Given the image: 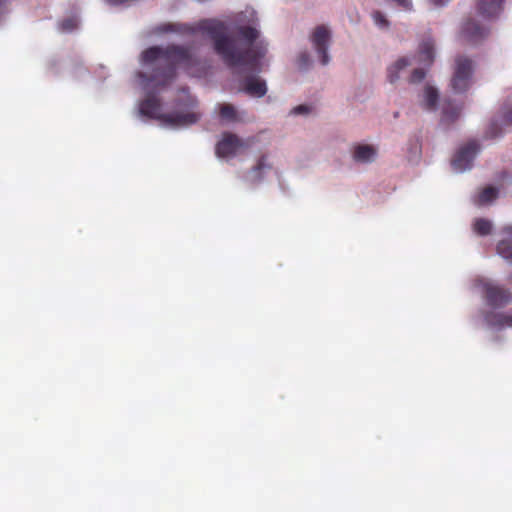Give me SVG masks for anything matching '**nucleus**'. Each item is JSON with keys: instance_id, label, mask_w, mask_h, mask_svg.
<instances>
[{"instance_id": "obj_1", "label": "nucleus", "mask_w": 512, "mask_h": 512, "mask_svg": "<svg viewBox=\"0 0 512 512\" xmlns=\"http://www.w3.org/2000/svg\"><path fill=\"white\" fill-rule=\"evenodd\" d=\"M193 33L213 40L217 54L238 72L259 71L264 65L267 45L260 42L244 50L240 44L228 37V27L218 20L201 21L193 29Z\"/></svg>"}, {"instance_id": "obj_2", "label": "nucleus", "mask_w": 512, "mask_h": 512, "mask_svg": "<svg viewBox=\"0 0 512 512\" xmlns=\"http://www.w3.org/2000/svg\"><path fill=\"white\" fill-rule=\"evenodd\" d=\"M192 55L184 49L172 48L163 50L159 47H151L143 52L142 63L144 66L157 65L166 68L168 73L165 75L155 74L151 79L140 74V85L148 93L152 92L157 86L164 83L162 78H172V68L178 66L183 67L192 74L191 65L193 63Z\"/></svg>"}, {"instance_id": "obj_3", "label": "nucleus", "mask_w": 512, "mask_h": 512, "mask_svg": "<svg viewBox=\"0 0 512 512\" xmlns=\"http://www.w3.org/2000/svg\"><path fill=\"white\" fill-rule=\"evenodd\" d=\"M504 0H478L476 5V18H469L463 23L460 31L461 38L471 44L484 39L489 32L485 23L499 16Z\"/></svg>"}, {"instance_id": "obj_4", "label": "nucleus", "mask_w": 512, "mask_h": 512, "mask_svg": "<svg viewBox=\"0 0 512 512\" xmlns=\"http://www.w3.org/2000/svg\"><path fill=\"white\" fill-rule=\"evenodd\" d=\"M139 112L143 116L157 119L165 127L181 128L194 124L200 118L197 112H187L181 114H162L158 100L154 96H148L146 100L141 102Z\"/></svg>"}, {"instance_id": "obj_5", "label": "nucleus", "mask_w": 512, "mask_h": 512, "mask_svg": "<svg viewBox=\"0 0 512 512\" xmlns=\"http://www.w3.org/2000/svg\"><path fill=\"white\" fill-rule=\"evenodd\" d=\"M435 45L432 40H426L420 45L418 56H402L391 63L387 68L386 78L390 84L397 83L402 74L415 64L430 65L434 59Z\"/></svg>"}, {"instance_id": "obj_6", "label": "nucleus", "mask_w": 512, "mask_h": 512, "mask_svg": "<svg viewBox=\"0 0 512 512\" xmlns=\"http://www.w3.org/2000/svg\"><path fill=\"white\" fill-rule=\"evenodd\" d=\"M474 62L465 57L457 56L454 60L450 88L456 94L466 92L472 85Z\"/></svg>"}, {"instance_id": "obj_7", "label": "nucleus", "mask_w": 512, "mask_h": 512, "mask_svg": "<svg viewBox=\"0 0 512 512\" xmlns=\"http://www.w3.org/2000/svg\"><path fill=\"white\" fill-rule=\"evenodd\" d=\"M349 156L355 165L368 166L376 162L379 156V147L369 142H354L349 148Z\"/></svg>"}, {"instance_id": "obj_8", "label": "nucleus", "mask_w": 512, "mask_h": 512, "mask_svg": "<svg viewBox=\"0 0 512 512\" xmlns=\"http://www.w3.org/2000/svg\"><path fill=\"white\" fill-rule=\"evenodd\" d=\"M248 147V143L234 134L227 133L216 145V155L219 158L229 159Z\"/></svg>"}, {"instance_id": "obj_9", "label": "nucleus", "mask_w": 512, "mask_h": 512, "mask_svg": "<svg viewBox=\"0 0 512 512\" xmlns=\"http://www.w3.org/2000/svg\"><path fill=\"white\" fill-rule=\"evenodd\" d=\"M478 151L479 146L474 141L460 147L451 163L453 170L464 172L470 169Z\"/></svg>"}, {"instance_id": "obj_10", "label": "nucleus", "mask_w": 512, "mask_h": 512, "mask_svg": "<svg viewBox=\"0 0 512 512\" xmlns=\"http://www.w3.org/2000/svg\"><path fill=\"white\" fill-rule=\"evenodd\" d=\"M331 39V32L328 28L324 26L317 27L312 36H311V42L313 47L315 48L320 62L323 65H326L330 61V57L327 53L329 44Z\"/></svg>"}, {"instance_id": "obj_11", "label": "nucleus", "mask_w": 512, "mask_h": 512, "mask_svg": "<svg viewBox=\"0 0 512 512\" xmlns=\"http://www.w3.org/2000/svg\"><path fill=\"white\" fill-rule=\"evenodd\" d=\"M477 286L491 305H502L511 298L509 292L488 280H479Z\"/></svg>"}, {"instance_id": "obj_12", "label": "nucleus", "mask_w": 512, "mask_h": 512, "mask_svg": "<svg viewBox=\"0 0 512 512\" xmlns=\"http://www.w3.org/2000/svg\"><path fill=\"white\" fill-rule=\"evenodd\" d=\"M439 101V92L431 84H426L421 94L420 105L429 111H434L437 108Z\"/></svg>"}, {"instance_id": "obj_13", "label": "nucleus", "mask_w": 512, "mask_h": 512, "mask_svg": "<svg viewBox=\"0 0 512 512\" xmlns=\"http://www.w3.org/2000/svg\"><path fill=\"white\" fill-rule=\"evenodd\" d=\"M243 91L252 97H263L267 92V86L264 80L258 77L247 78L242 86Z\"/></svg>"}, {"instance_id": "obj_14", "label": "nucleus", "mask_w": 512, "mask_h": 512, "mask_svg": "<svg viewBox=\"0 0 512 512\" xmlns=\"http://www.w3.org/2000/svg\"><path fill=\"white\" fill-rule=\"evenodd\" d=\"M270 168L271 166L267 162L266 157H261L258 160L256 166L253 167V169L247 173V175L245 176V181L251 185L260 182L263 179L265 173L268 170H270Z\"/></svg>"}, {"instance_id": "obj_15", "label": "nucleus", "mask_w": 512, "mask_h": 512, "mask_svg": "<svg viewBox=\"0 0 512 512\" xmlns=\"http://www.w3.org/2000/svg\"><path fill=\"white\" fill-rule=\"evenodd\" d=\"M503 238L497 245L498 254L505 260L512 262V226L503 230Z\"/></svg>"}, {"instance_id": "obj_16", "label": "nucleus", "mask_w": 512, "mask_h": 512, "mask_svg": "<svg viewBox=\"0 0 512 512\" xmlns=\"http://www.w3.org/2000/svg\"><path fill=\"white\" fill-rule=\"evenodd\" d=\"M488 325L494 329L512 327V312L509 314L495 313L487 316Z\"/></svg>"}, {"instance_id": "obj_17", "label": "nucleus", "mask_w": 512, "mask_h": 512, "mask_svg": "<svg viewBox=\"0 0 512 512\" xmlns=\"http://www.w3.org/2000/svg\"><path fill=\"white\" fill-rule=\"evenodd\" d=\"M219 113L221 119L227 123L239 122L243 119V113L230 104H220Z\"/></svg>"}, {"instance_id": "obj_18", "label": "nucleus", "mask_w": 512, "mask_h": 512, "mask_svg": "<svg viewBox=\"0 0 512 512\" xmlns=\"http://www.w3.org/2000/svg\"><path fill=\"white\" fill-rule=\"evenodd\" d=\"M497 196L498 191L495 188L486 187L473 198V201L478 206H484L490 204Z\"/></svg>"}, {"instance_id": "obj_19", "label": "nucleus", "mask_w": 512, "mask_h": 512, "mask_svg": "<svg viewBox=\"0 0 512 512\" xmlns=\"http://www.w3.org/2000/svg\"><path fill=\"white\" fill-rule=\"evenodd\" d=\"M370 17L374 26L380 31L387 32L390 30L391 22L385 13L379 10H373L370 13Z\"/></svg>"}, {"instance_id": "obj_20", "label": "nucleus", "mask_w": 512, "mask_h": 512, "mask_svg": "<svg viewBox=\"0 0 512 512\" xmlns=\"http://www.w3.org/2000/svg\"><path fill=\"white\" fill-rule=\"evenodd\" d=\"M473 229L479 235H487L492 229V223L486 219H477L473 224Z\"/></svg>"}, {"instance_id": "obj_21", "label": "nucleus", "mask_w": 512, "mask_h": 512, "mask_svg": "<svg viewBox=\"0 0 512 512\" xmlns=\"http://www.w3.org/2000/svg\"><path fill=\"white\" fill-rule=\"evenodd\" d=\"M79 25V20L77 17L73 16V17H70V18H67L65 20H63L60 24H59V29L62 31V32H71L73 31L74 29H76Z\"/></svg>"}, {"instance_id": "obj_22", "label": "nucleus", "mask_w": 512, "mask_h": 512, "mask_svg": "<svg viewBox=\"0 0 512 512\" xmlns=\"http://www.w3.org/2000/svg\"><path fill=\"white\" fill-rule=\"evenodd\" d=\"M240 34L248 41H252L258 37L259 31L256 27H242L240 28Z\"/></svg>"}, {"instance_id": "obj_23", "label": "nucleus", "mask_w": 512, "mask_h": 512, "mask_svg": "<svg viewBox=\"0 0 512 512\" xmlns=\"http://www.w3.org/2000/svg\"><path fill=\"white\" fill-rule=\"evenodd\" d=\"M426 72L422 67H415L409 76L410 83H419L425 78Z\"/></svg>"}, {"instance_id": "obj_24", "label": "nucleus", "mask_w": 512, "mask_h": 512, "mask_svg": "<svg viewBox=\"0 0 512 512\" xmlns=\"http://www.w3.org/2000/svg\"><path fill=\"white\" fill-rule=\"evenodd\" d=\"M311 112V107L308 105H298L291 110L292 115H308Z\"/></svg>"}, {"instance_id": "obj_25", "label": "nucleus", "mask_w": 512, "mask_h": 512, "mask_svg": "<svg viewBox=\"0 0 512 512\" xmlns=\"http://www.w3.org/2000/svg\"><path fill=\"white\" fill-rule=\"evenodd\" d=\"M298 63L301 68L306 67L310 63L309 56L306 53H302L298 58Z\"/></svg>"}, {"instance_id": "obj_26", "label": "nucleus", "mask_w": 512, "mask_h": 512, "mask_svg": "<svg viewBox=\"0 0 512 512\" xmlns=\"http://www.w3.org/2000/svg\"><path fill=\"white\" fill-rule=\"evenodd\" d=\"M428 2L435 7H441L444 6L448 0H428Z\"/></svg>"}, {"instance_id": "obj_27", "label": "nucleus", "mask_w": 512, "mask_h": 512, "mask_svg": "<svg viewBox=\"0 0 512 512\" xmlns=\"http://www.w3.org/2000/svg\"><path fill=\"white\" fill-rule=\"evenodd\" d=\"M504 122L505 124L512 125V109L505 113Z\"/></svg>"}, {"instance_id": "obj_28", "label": "nucleus", "mask_w": 512, "mask_h": 512, "mask_svg": "<svg viewBox=\"0 0 512 512\" xmlns=\"http://www.w3.org/2000/svg\"><path fill=\"white\" fill-rule=\"evenodd\" d=\"M443 114H444V117L449 120V119H453L455 116H456V113L454 114H449L448 110L446 108H444L443 110Z\"/></svg>"}, {"instance_id": "obj_29", "label": "nucleus", "mask_w": 512, "mask_h": 512, "mask_svg": "<svg viewBox=\"0 0 512 512\" xmlns=\"http://www.w3.org/2000/svg\"><path fill=\"white\" fill-rule=\"evenodd\" d=\"M418 152H419V147H418V144L415 143V145H414V156L415 157L418 155Z\"/></svg>"}]
</instances>
